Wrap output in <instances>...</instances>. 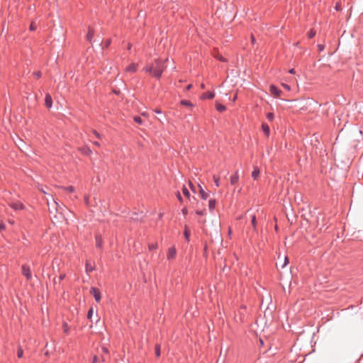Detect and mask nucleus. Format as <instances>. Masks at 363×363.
<instances>
[{
	"label": "nucleus",
	"mask_w": 363,
	"mask_h": 363,
	"mask_svg": "<svg viewBox=\"0 0 363 363\" xmlns=\"http://www.w3.org/2000/svg\"><path fill=\"white\" fill-rule=\"evenodd\" d=\"M138 67V64L132 62L130 65L125 67V72L127 73H135L137 72Z\"/></svg>",
	"instance_id": "3"
},
{
	"label": "nucleus",
	"mask_w": 363,
	"mask_h": 363,
	"mask_svg": "<svg viewBox=\"0 0 363 363\" xmlns=\"http://www.w3.org/2000/svg\"><path fill=\"white\" fill-rule=\"evenodd\" d=\"M190 235L191 233L188 226L185 225L184 230V235L186 242H189Z\"/></svg>",
	"instance_id": "12"
},
{
	"label": "nucleus",
	"mask_w": 363,
	"mask_h": 363,
	"mask_svg": "<svg viewBox=\"0 0 363 363\" xmlns=\"http://www.w3.org/2000/svg\"><path fill=\"white\" fill-rule=\"evenodd\" d=\"M96 361H97V357L96 356H94V360H93V362L91 363H96Z\"/></svg>",
	"instance_id": "45"
},
{
	"label": "nucleus",
	"mask_w": 363,
	"mask_h": 363,
	"mask_svg": "<svg viewBox=\"0 0 363 363\" xmlns=\"http://www.w3.org/2000/svg\"><path fill=\"white\" fill-rule=\"evenodd\" d=\"M236 99H237V95H235V96L233 97V101H235L236 100Z\"/></svg>",
	"instance_id": "53"
},
{
	"label": "nucleus",
	"mask_w": 363,
	"mask_h": 363,
	"mask_svg": "<svg viewBox=\"0 0 363 363\" xmlns=\"http://www.w3.org/2000/svg\"><path fill=\"white\" fill-rule=\"evenodd\" d=\"M176 254H177L176 248L174 247H171L168 250L167 257L168 259H172L175 257Z\"/></svg>",
	"instance_id": "7"
},
{
	"label": "nucleus",
	"mask_w": 363,
	"mask_h": 363,
	"mask_svg": "<svg viewBox=\"0 0 363 363\" xmlns=\"http://www.w3.org/2000/svg\"><path fill=\"white\" fill-rule=\"evenodd\" d=\"M239 180V172L236 171L233 175L230 177V184L235 185Z\"/></svg>",
	"instance_id": "8"
},
{
	"label": "nucleus",
	"mask_w": 363,
	"mask_h": 363,
	"mask_svg": "<svg viewBox=\"0 0 363 363\" xmlns=\"http://www.w3.org/2000/svg\"><path fill=\"white\" fill-rule=\"evenodd\" d=\"M251 223H252V225L254 228V230H257V221H256V216L255 215H253L252 216V220H251Z\"/></svg>",
	"instance_id": "18"
},
{
	"label": "nucleus",
	"mask_w": 363,
	"mask_h": 363,
	"mask_svg": "<svg viewBox=\"0 0 363 363\" xmlns=\"http://www.w3.org/2000/svg\"><path fill=\"white\" fill-rule=\"evenodd\" d=\"M53 202L55 203V204L58 206V203L54 200Z\"/></svg>",
	"instance_id": "55"
},
{
	"label": "nucleus",
	"mask_w": 363,
	"mask_h": 363,
	"mask_svg": "<svg viewBox=\"0 0 363 363\" xmlns=\"http://www.w3.org/2000/svg\"><path fill=\"white\" fill-rule=\"evenodd\" d=\"M262 130L264 133V134L267 136H269V133H270V129H269V125L267 123H263L262 125Z\"/></svg>",
	"instance_id": "13"
},
{
	"label": "nucleus",
	"mask_w": 363,
	"mask_h": 363,
	"mask_svg": "<svg viewBox=\"0 0 363 363\" xmlns=\"http://www.w3.org/2000/svg\"><path fill=\"white\" fill-rule=\"evenodd\" d=\"M156 113L160 114L162 113V111L159 108H157L154 111Z\"/></svg>",
	"instance_id": "41"
},
{
	"label": "nucleus",
	"mask_w": 363,
	"mask_h": 363,
	"mask_svg": "<svg viewBox=\"0 0 363 363\" xmlns=\"http://www.w3.org/2000/svg\"><path fill=\"white\" fill-rule=\"evenodd\" d=\"M201 88L203 89H205V84L202 83L201 84Z\"/></svg>",
	"instance_id": "48"
},
{
	"label": "nucleus",
	"mask_w": 363,
	"mask_h": 363,
	"mask_svg": "<svg viewBox=\"0 0 363 363\" xmlns=\"http://www.w3.org/2000/svg\"><path fill=\"white\" fill-rule=\"evenodd\" d=\"M22 269V274L23 276L26 277L27 280H31L32 279V273L30 268L27 264H23L21 267Z\"/></svg>",
	"instance_id": "2"
},
{
	"label": "nucleus",
	"mask_w": 363,
	"mask_h": 363,
	"mask_svg": "<svg viewBox=\"0 0 363 363\" xmlns=\"http://www.w3.org/2000/svg\"><path fill=\"white\" fill-rule=\"evenodd\" d=\"M216 200L215 199H210L208 201V208L211 211H213L216 207Z\"/></svg>",
	"instance_id": "16"
},
{
	"label": "nucleus",
	"mask_w": 363,
	"mask_h": 363,
	"mask_svg": "<svg viewBox=\"0 0 363 363\" xmlns=\"http://www.w3.org/2000/svg\"><path fill=\"white\" fill-rule=\"evenodd\" d=\"M65 274H60V277H59L60 281L63 280L65 279Z\"/></svg>",
	"instance_id": "40"
},
{
	"label": "nucleus",
	"mask_w": 363,
	"mask_h": 363,
	"mask_svg": "<svg viewBox=\"0 0 363 363\" xmlns=\"http://www.w3.org/2000/svg\"><path fill=\"white\" fill-rule=\"evenodd\" d=\"M9 206L15 211L23 210L24 208L23 204L20 201L11 202L9 203Z\"/></svg>",
	"instance_id": "5"
},
{
	"label": "nucleus",
	"mask_w": 363,
	"mask_h": 363,
	"mask_svg": "<svg viewBox=\"0 0 363 363\" xmlns=\"http://www.w3.org/2000/svg\"><path fill=\"white\" fill-rule=\"evenodd\" d=\"M85 203H88V200L86 198L85 199Z\"/></svg>",
	"instance_id": "56"
},
{
	"label": "nucleus",
	"mask_w": 363,
	"mask_h": 363,
	"mask_svg": "<svg viewBox=\"0 0 363 363\" xmlns=\"http://www.w3.org/2000/svg\"><path fill=\"white\" fill-rule=\"evenodd\" d=\"M192 85L191 84H189L187 86H186V90H189L191 88Z\"/></svg>",
	"instance_id": "46"
},
{
	"label": "nucleus",
	"mask_w": 363,
	"mask_h": 363,
	"mask_svg": "<svg viewBox=\"0 0 363 363\" xmlns=\"http://www.w3.org/2000/svg\"><path fill=\"white\" fill-rule=\"evenodd\" d=\"M155 354H156L157 357H160V345H155Z\"/></svg>",
	"instance_id": "26"
},
{
	"label": "nucleus",
	"mask_w": 363,
	"mask_h": 363,
	"mask_svg": "<svg viewBox=\"0 0 363 363\" xmlns=\"http://www.w3.org/2000/svg\"><path fill=\"white\" fill-rule=\"evenodd\" d=\"M177 197L178 200H179L180 202H182V196H181V194H180V193H179V192H178V193H177Z\"/></svg>",
	"instance_id": "38"
},
{
	"label": "nucleus",
	"mask_w": 363,
	"mask_h": 363,
	"mask_svg": "<svg viewBox=\"0 0 363 363\" xmlns=\"http://www.w3.org/2000/svg\"><path fill=\"white\" fill-rule=\"evenodd\" d=\"M255 39L254 36H252V43H255Z\"/></svg>",
	"instance_id": "51"
},
{
	"label": "nucleus",
	"mask_w": 363,
	"mask_h": 363,
	"mask_svg": "<svg viewBox=\"0 0 363 363\" xmlns=\"http://www.w3.org/2000/svg\"><path fill=\"white\" fill-rule=\"evenodd\" d=\"M45 106L50 108L52 107V97L49 94H47L45 95Z\"/></svg>",
	"instance_id": "9"
},
{
	"label": "nucleus",
	"mask_w": 363,
	"mask_h": 363,
	"mask_svg": "<svg viewBox=\"0 0 363 363\" xmlns=\"http://www.w3.org/2000/svg\"><path fill=\"white\" fill-rule=\"evenodd\" d=\"M269 91L275 97H279L281 94V91L275 85H270Z\"/></svg>",
	"instance_id": "6"
},
{
	"label": "nucleus",
	"mask_w": 363,
	"mask_h": 363,
	"mask_svg": "<svg viewBox=\"0 0 363 363\" xmlns=\"http://www.w3.org/2000/svg\"><path fill=\"white\" fill-rule=\"evenodd\" d=\"M34 75H35V77L37 79H38V78H40L41 77V72H39V71L38 72H34Z\"/></svg>",
	"instance_id": "35"
},
{
	"label": "nucleus",
	"mask_w": 363,
	"mask_h": 363,
	"mask_svg": "<svg viewBox=\"0 0 363 363\" xmlns=\"http://www.w3.org/2000/svg\"><path fill=\"white\" fill-rule=\"evenodd\" d=\"M93 37H94V32L91 29L89 28L88 33L86 35V38L89 41H91Z\"/></svg>",
	"instance_id": "19"
},
{
	"label": "nucleus",
	"mask_w": 363,
	"mask_h": 363,
	"mask_svg": "<svg viewBox=\"0 0 363 363\" xmlns=\"http://www.w3.org/2000/svg\"><path fill=\"white\" fill-rule=\"evenodd\" d=\"M142 115L143 116H146V113H142Z\"/></svg>",
	"instance_id": "57"
},
{
	"label": "nucleus",
	"mask_w": 363,
	"mask_h": 363,
	"mask_svg": "<svg viewBox=\"0 0 363 363\" xmlns=\"http://www.w3.org/2000/svg\"><path fill=\"white\" fill-rule=\"evenodd\" d=\"M318 48L320 52H322L324 50V45L319 44L318 45Z\"/></svg>",
	"instance_id": "37"
},
{
	"label": "nucleus",
	"mask_w": 363,
	"mask_h": 363,
	"mask_svg": "<svg viewBox=\"0 0 363 363\" xmlns=\"http://www.w3.org/2000/svg\"><path fill=\"white\" fill-rule=\"evenodd\" d=\"M94 144L95 145H96V146H99L100 145L99 143H98V142H94Z\"/></svg>",
	"instance_id": "49"
},
{
	"label": "nucleus",
	"mask_w": 363,
	"mask_h": 363,
	"mask_svg": "<svg viewBox=\"0 0 363 363\" xmlns=\"http://www.w3.org/2000/svg\"><path fill=\"white\" fill-rule=\"evenodd\" d=\"M133 120L135 123H138V124H143V120L141 119V118L140 116H135L133 118Z\"/></svg>",
	"instance_id": "25"
},
{
	"label": "nucleus",
	"mask_w": 363,
	"mask_h": 363,
	"mask_svg": "<svg viewBox=\"0 0 363 363\" xmlns=\"http://www.w3.org/2000/svg\"><path fill=\"white\" fill-rule=\"evenodd\" d=\"M0 228L1 229H4V224H0Z\"/></svg>",
	"instance_id": "50"
},
{
	"label": "nucleus",
	"mask_w": 363,
	"mask_h": 363,
	"mask_svg": "<svg viewBox=\"0 0 363 363\" xmlns=\"http://www.w3.org/2000/svg\"><path fill=\"white\" fill-rule=\"evenodd\" d=\"M180 103H181V104H182L184 106H189V107H192L193 106L192 103L190 102L189 101L182 100Z\"/></svg>",
	"instance_id": "22"
},
{
	"label": "nucleus",
	"mask_w": 363,
	"mask_h": 363,
	"mask_svg": "<svg viewBox=\"0 0 363 363\" xmlns=\"http://www.w3.org/2000/svg\"><path fill=\"white\" fill-rule=\"evenodd\" d=\"M289 72L290 74H294L295 73V69H289Z\"/></svg>",
	"instance_id": "44"
},
{
	"label": "nucleus",
	"mask_w": 363,
	"mask_h": 363,
	"mask_svg": "<svg viewBox=\"0 0 363 363\" xmlns=\"http://www.w3.org/2000/svg\"><path fill=\"white\" fill-rule=\"evenodd\" d=\"M315 30L314 29H311L310 31L308 33V37L309 38H313L315 35Z\"/></svg>",
	"instance_id": "23"
},
{
	"label": "nucleus",
	"mask_w": 363,
	"mask_h": 363,
	"mask_svg": "<svg viewBox=\"0 0 363 363\" xmlns=\"http://www.w3.org/2000/svg\"><path fill=\"white\" fill-rule=\"evenodd\" d=\"M216 109L219 112H223L225 110V106L220 104H216Z\"/></svg>",
	"instance_id": "21"
},
{
	"label": "nucleus",
	"mask_w": 363,
	"mask_h": 363,
	"mask_svg": "<svg viewBox=\"0 0 363 363\" xmlns=\"http://www.w3.org/2000/svg\"><path fill=\"white\" fill-rule=\"evenodd\" d=\"M196 213L199 216H203L204 214V211H196Z\"/></svg>",
	"instance_id": "39"
},
{
	"label": "nucleus",
	"mask_w": 363,
	"mask_h": 363,
	"mask_svg": "<svg viewBox=\"0 0 363 363\" xmlns=\"http://www.w3.org/2000/svg\"><path fill=\"white\" fill-rule=\"evenodd\" d=\"M218 59L220 60V61H224V59L222 57H219Z\"/></svg>",
	"instance_id": "52"
},
{
	"label": "nucleus",
	"mask_w": 363,
	"mask_h": 363,
	"mask_svg": "<svg viewBox=\"0 0 363 363\" xmlns=\"http://www.w3.org/2000/svg\"><path fill=\"white\" fill-rule=\"evenodd\" d=\"M182 213L184 216H186L187 215L188 213V209L187 208L184 207L182 210Z\"/></svg>",
	"instance_id": "34"
},
{
	"label": "nucleus",
	"mask_w": 363,
	"mask_h": 363,
	"mask_svg": "<svg viewBox=\"0 0 363 363\" xmlns=\"http://www.w3.org/2000/svg\"><path fill=\"white\" fill-rule=\"evenodd\" d=\"M64 330H65V333H67V323H65L64 324Z\"/></svg>",
	"instance_id": "43"
},
{
	"label": "nucleus",
	"mask_w": 363,
	"mask_h": 363,
	"mask_svg": "<svg viewBox=\"0 0 363 363\" xmlns=\"http://www.w3.org/2000/svg\"><path fill=\"white\" fill-rule=\"evenodd\" d=\"M85 269L86 272L89 274L94 270V267L90 262H87L85 265Z\"/></svg>",
	"instance_id": "14"
},
{
	"label": "nucleus",
	"mask_w": 363,
	"mask_h": 363,
	"mask_svg": "<svg viewBox=\"0 0 363 363\" xmlns=\"http://www.w3.org/2000/svg\"><path fill=\"white\" fill-rule=\"evenodd\" d=\"M214 96H215V94L213 91H207L202 94L201 98L203 99H211L214 97Z\"/></svg>",
	"instance_id": "10"
},
{
	"label": "nucleus",
	"mask_w": 363,
	"mask_h": 363,
	"mask_svg": "<svg viewBox=\"0 0 363 363\" xmlns=\"http://www.w3.org/2000/svg\"><path fill=\"white\" fill-rule=\"evenodd\" d=\"M96 246L99 248L102 247V238L100 235L96 236Z\"/></svg>",
	"instance_id": "17"
},
{
	"label": "nucleus",
	"mask_w": 363,
	"mask_h": 363,
	"mask_svg": "<svg viewBox=\"0 0 363 363\" xmlns=\"http://www.w3.org/2000/svg\"><path fill=\"white\" fill-rule=\"evenodd\" d=\"M182 191L185 196H186L188 198L190 196V193H189V190L186 189V187L184 186Z\"/></svg>",
	"instance_id": "27"
},
{
	"label": "nucleus",
	"mask_w": 363,
	"mask_h": 363,
	"mask_svg": "<svg viewBox=\"0 0 363 363\" xmlns=\"http://www.w3.org/2000/svg\"><path fill=\"white\" fill-rule=\"evenodd\" d=\"M110 44V41H108L106 43V46H108V45Z\"/></svg>",
	"instance_id": "54"
},
{
	"label": "nucleus",
	"mask_w": 363,
	"mask_h": 363,
	"mask_svg": "<svg viewBox=\"0 0 363 363\" xmlns=\"http://www.w3.org/2000/svg\"><path fill=\"white\" fill-rule=\"evenodd\" d=\"M93 133L97 137V138H99L100 137V135L98 132H96V130H94L93 131Z\"/></svg>",
	"instance_id": "42"
},
{
	"label": "nucleus",
	"mask_w": 363,
	"mask_h": 363,
	"mask_svg": "<svg viewBox=\"0 0 363 363\" xmlns=\"http://www.w3.org/2000/svg\"><path fill=\"white\" fill-rule=\"evenodd\" d=\"M64 189L69 192H73L74 191V187L73 186H69L67 187H65Z\"/></svg>",
	"instance_id": "31"
},
{
	"label": "nucleus",
	"mask_w": 363,
	"mask_h": 363,
	"mask_svg": "<svg viewBox=\"0 0 363 363\" xmlns=\"http://www.w3.org/2000/svg\"><path fill=\"white\" fill-rule=\"evenodd\" d=\"M266 116L267 120H269V121H273V119L274 118V115L273 113H268Z\"/></svg>",
	"instance_id": "28"
},
{
	"label": "nucleus",
	"mask_w": 363,
	"mask_h": 363,
	"mask_svg": "<svg viewBox=\"0 0 363 363\" xmlns=\"http://www.w3.org/2000/svg\"><path fill=\"white\" fill-rule=\"evenodd\" d=\"M91 293L94 296L95 301L96 302H99L101 301V292L98 289H96L95 287H91Z\"/></svg>",
	"instance_id": "4"
},
{
	"label": "nucleus",
	"mask_w": 363,
	"mask_h": 363,
	"mask_svg": "<svg viewBox=\"0 0 363 363\" xmlns=\"http://www.w3.org/2000/svg\"><path fill=\"white\" fill-rule=\"evenodd\" d=\"M282 86L287 91H289L291 89L290 86L286 84H282Z\"/></svg>",
	"instance_id": "36"
},
{
	"label": "nucleus",
	"mask_w": 363,
	"mask_h": 363,
	"mask_svg": "<svg viewBox=\"0 0 363 363\" xmlns=\"http://www.w3.org/2000/svg\"><path fill=\"white\" fill-rule=\"evenodd\" d=\"M148 247H149L150 250H152L157 249V243L150 244L148 245Z\"/></svg>",
	"instance_id": "29"
},
{
	"label": "nucleus",
	"mask_w": 363,
	"mask_h": 363,
	"mask_svg": "<svg viewBox=\"0 0 363 363\" xmlns=\"http://www.w3.org/2000/svg\"><path fill=\"white\" fill-rule=\"evenodd\" d=\"M166 68L164 62L160 59H157L154 62L147 65L144 68L143 71L149 73L152 77L159 79L161 77L164 70Z\"/></svg>",
	"instance_id": "1"
},
{
	"label": "nucleus",
	"mask_w": 363,
	"mask_h": 363,
	"mask_svg": "<svg viewBox=\"0 0 363 363\" xmlns=\"http://www.w3.org/2000/svg\"><path fill=\"white\" fill-rule=\"evenodd\" d=\"M289 263V259L287 257H284V263L281 265V268H284L285 266H286Z\"/></svg>",
	"instance_id": "32"
},
{
	"label": "nucleus",
	"mask_w": 363,
	"mask_h": 363,
	"mask_svg": "<svg viewBox=\"0 0 363 363\" xmlns=\"http://www.w3.org/2000/svg\"><path fill=\"white\" fill-rule=\"evenodd\" d=\"M199 194H200L201 198L204 200L207 199L209 196L208 193L206 192L201 186H200Z\"/></svg>",
	"instance_id": "15"
},
{
	"label": "nucleus",
	"mask_w": 363,
	"mask_h": 363,
	"mask_svg": "<svg viewBox=\"0 0 363 363\" xmlns=\"http://www.w3.org/2000/svg\"><path fill=\"white\" fill-rule=\"evenodd\" d=\"M37 26L34 22H32L30 26V30H35L36 29Z\"/></svg>",
	"instance_id": "33"
},
{
	"label": "nucleus",
	"mask_w": 363,
	"mask_h": 363,
	"mask_svg": "<svg viewBox=\"0 0 363 363\" xmlns=\"http://www.w3.org/2000/svg\"><path fill=\"white\" fill-rule=\"evenodd\" d=\"M23 355V350L21 347H18L17 350V356L18 358H21Z\"/></svg>",
	"instance_id": "24"
},
{
	"label": "nucleus",
	"mask_w": 363,
	"mask_h": 363,
	"mask_svg": "<svg viewBox=\"0 0 363 363\" xmlns=\"http://www.w3.org/2000/svg\"><path fill=\"white\" fill-rule=\"evenodd\" d=\"M213 182L215 183V185L217 187H218L220 186V178H219V177H218L216 175H213Z\"/></svg>",
	"instance_id": "20"
},
{
	"label": "nucleus",
	"mask_w": 363,
	"mask_h": 363,
	"mask_svg": "<svg viewBox=\"0 0 363 363\" xmlns=\"http://www.w3.org/2000/svg\"><path fill=\"white\" fill-rule=\"evenodd\" d=\"M259 169L257 167H254L253 171L252 172V177L253 178V179H257L259 176Z\"/></svg>",
	"instance_id": "11"
},
{
	"label": "nucleus",
	"mask_w": 363,
	"mask_h": 363,
	"mask_svg": "<svg viewBox=\"0 0 363 363\" xmlns=\"http://www.w3.org/2000/svg\"><path fill=\"white\" fill-rule=\"evenodd\" d=\"M93 313H94V310L92 308H91L87 313V318L88 319H91V318L92 317Z\"/></svg>",
	"instance_id": "30"
},
{
	"label": "nucleus",
	"mask_w": 363,
	"mask_h": 363,
	"mask_svg": "<svg viewBox=\"0 0 363 363\" xmlns=\"http://www.w3.org/2000/svg\"><path fill=\"white\" fill-rule=\"evenodd\" d=\"M103 352H106H106H108V350H107V348H106V347H103Z\"/></svg>",
	"instance_id": "47"
}]
</instances>
